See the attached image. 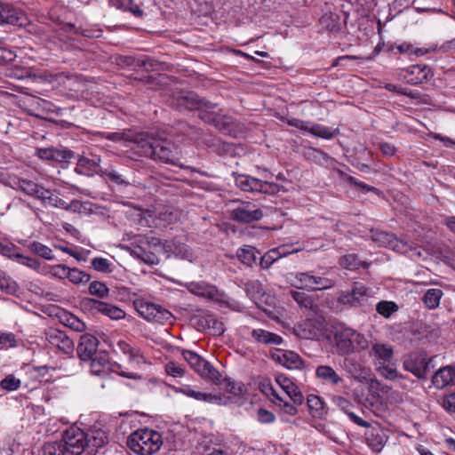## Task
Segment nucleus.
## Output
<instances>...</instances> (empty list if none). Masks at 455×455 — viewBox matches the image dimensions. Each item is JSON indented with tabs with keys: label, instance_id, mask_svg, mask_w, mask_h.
<instances>
[{
	"label": "nucleus",
	"instance_id": "obj_1",
	"mask_svg": "<svg viewBox=\"0 0 455 455\" xmlns=\"http://www.w3.org/2000/svg\"><path fill=\"white\" fill-rule=\"evenodd\" d=\"M142 156L172 165H180L175 145L164 139L156 138L148 134H139L134 140L132 148Z\"/></svg>",
	"mask_w": 455,
	"mask_h": 455
},
{
	"label": "nucleus",
	"instance_id": "obj_2",
	"mask_svg": "<svg viewBox=\"0 0 455 455\" xmlns=\"http://www.w3.org/2000/svg\"><path fill=\"white\" fill-rule=\"evenodd\" d=\"M85 449V432L72 426L64 432L63 441L46 443L44 455H81Z\"/></svg>",
	"mask_w": 455,
	"mask_h": 455
},
{
	"label": "nucleus",
	"instance_id": "obj_3",
	"mask_svg": "<svg viewBox=\"0 0 455 455\" xmlns=\"http://www.w3.org/2000/svg\"><path fill=\"white\" fill-rule=\"evenodd\" d=\"M333 341L338 355L342 356L360 353L369 347V342L363 334L342 324L335 327Z\"/></svg>",
	"mask_w": 455,
	"mask_h": 455
},
{
	"label": "nucleus",
	"instance_id": "obj_4",
	"mask_svg": "<svg viewBox=\"0 0 455 455\" xmlns=\"http://www.w3.org/2000/svg\"><path fill=\"white\" fill-rule=\"evenodd\" d=\"M162 435L152 428H140L127 437V447L137 455H153L163 446Z\"/></svg>",
	"mask_w": 455,
	"mask_h": 455
},
{
	"label": "nucleus",
	"instance_id": "obj_5",
	"mask_svg": "<svg viewBox=\"0 0 455 455\" xmlns=\"http://www.w3.org/2000/svg\"><path fill=\"white\" fill-rule=\"evenodd\" d=\"M171 105L179 110H201V113H207L208 110L216 106L212 102L200 98L196 92L190 91H180L173 93Z\"/></svg>",
	"mask_w": 455,
	"mask_h": 455
},
{
	"label": "nucleus",
	"instance_id": "obj_6",
	"mask_svg": "<svg viewBox=\"0 0 455 455\" xmlns=\"http://www.w3.org/2000/svg\"><path fill=\"white\" fill-rule=\"evenodd\" d=\"M235 185L244 192L275 195L280 191L276 183L254 178L246 174L235 176Z\"/></svg>",
	"mask_w": 455,
	"mask_h": 455
},
{
	"label": "nucleus",
	"instance_id": "obj_7",
	"mask_svg": "<svg viewBox=\"0 0 455 455\" xmlns=\"http://www.w3.org/2000/svg\"><path fill=\"white\" fill-rule=\"evenodd\" d=\"M182 356L203 379L211 380L215 384L220 382V373L198 354L190 350H184Z\"/></svg>",
	"mask_w": 455,
	"mask_h": 455
},
{
	"label": "nucleus",
	"instance_id": "obj_8",
	"mask_svg": "<svg viewBox=\"0 0 455 455\" xmlns=\"http://www.w3.org/2000/svg\"><path fill=\"white\" fill-rule=\"evenodd\" d=\"M134 307L140 315L148 321L165 323L172 319V315L170 311L145 299H136Z\"/></svg>",
	"mask_w": 455,
	"mask_h": 455
},
{
	"label": "nucleus",
	"instance_id": "obj_9",
	"mask_svg": "<svg viewBox=\"0 0 455 455\" xmlns=\"http://www.w3.org/2000/svg\"><path fill=\"white\" fill-rule=\"evenodd\" d=\"M108 432L102 421H96L87 429V455H96L108 443Z\"/></svg>",
	"mask_w": 455,
	"mask_h": 455
},
{
	"label": "nucleus",
	"instance_id": "obj_10",
	"mask_svg": "<svg viewBox=\"0 0 455 455\" xmlns=\"http://www.w3.org/2000/svg\"><path fill=\"white\" fill-rule=\"evenodd\" d=\"M431 361L432 358H428L424 351L412 352L405 357L403 367L418 379H425L429 371Z\"/></svg>",
	"mask_w": 455,
	"mask_h": 455
},
{
	"label": "nucleus",
	"instance_id": "obj_11",
	"mask_svg": "<svg viewBox=\"0 0 455 455\" xmlns=\"http://www.w3.org/2000/svg\"><path fill=\"white\" fill-rule=\"evenodd\" d=\"M371 297V291L362 283H355L351 291H342L338 297V302L348 307L363 305Z\"/></svg>",
	"mask_w": 455,
	"mask_h": 455
},
{
	"label": "nucleus",
	"instance_id": "obj_12",
	"mask_svg": "<svg viewBox=\"0 0 455 455\" xmlns=\"http://www.w3.org/2000/svg\"><path fill=\"white\" fill-rule=\"evenodd\" d=\"M200 118L205 123L212 124L223 134L237 136L238 124L231 116L207 112L202 113Z\"/></svg>",
	"mask_w": 455,
	"mask_h": 455
},
{
	"label": "nucleus",
	"instance_id": "obj_13",
	"mask_svg": "<svg viewBox=\"0 0 455 455\" xmlns=\"http://www.w3.org/2000/svg\"><path fill=\"white\" fill-rule=\"evenodd\" d=\"M231 219L239 223H251L263 218V212L251 202H241L232 209Z\"/></svg>",
	"mask_w": 455,
	"mask_h": 455
},
{
	"label": "nucleus",
	"instance_id": "obj_14",
	"mask_svg": "<svg viewBox=\"0 0 455 455\" xmlns=\"http://www.w3.org/2000/svg\"><path fill=\"white\" fill-rule=\"evenodd\" d=\"M372 240L379 246L388 247L392 246L397 251L402 253H407L409 251H415L414 254L418 257L421 256V252L417 251L416 248L409 244L407 242L397 240L394 237L392 234L383 232V231H376L372 235Z\"/></svg>",
	"mask_w": 455,
	"mask_h": 455
},
{
	"label": "nucleus",
	"instance_id": "obj_15",
	"mask_svg": "<svg viewBox=\"0 0 455 455\" xmlns=\"http://www.w3.org/2000/svg\"><path fill=\"white\" fill-rule=\"evenodd\" d=\"M28 22V17L22 10L10 4L0 2V24L23 27L26 26Z\"/></svg>",
	"mask_w": 455,
	"mask_h": 455
},
{
	"label": "nucleus",
	"instance_id": "obj_16",
	"mask_svg": "<svg viewBox=\"0 0 455 455\" xmlns=\"http://www.w3.org/2000/svg\"><path fill=\"white\" fill-rule=\"evenodd\" d=\"M87 311L100 313L112 320H120L125 317V312L120 307L103 302L101 300L87 298Z\"/></svg>",
	"mask_w": 455,
	"mask_h": 455
},
{
	"label": "nucleus",
	"instance_id": "obj_17",
	"mask_svg": "<svg viewBox=\"0 0 455 455\" xmlns=\"http://www.w3.org/2000/svg\"><path fill=\"white\" fill-rule=\"evenodd\" d=\"M403 78L411 84H419L429 81L433 73L430 68L424 64L411 65L403 70Z\"/></svg>",
	"mask_w": 455,
	"mask_h": 455
},
{
	"label": "nucleus",
	"instance_id": "obj_18",
	"mask_svg": "<svg viewBox=\"0 0 455 455\" xmlns=\"http://www.w3.org/2000/svg\"><path fill=\"white\" fill-rule=\"evenodd\" d=\"M343 368L351 378L360 383H366L370 379L371 370L355 358H345Z\"/></svg>",
	"mask_w": 455,
	"mask_h": 455
},
{
	"label": "nucleus",
	"instance_id": "obj_19",
	"mask_svg": "<svg viewBox=\"0 0 455 455\" xmlns=\"http://www.w3.org/2000/svg\"><path fill=\"white\" fill-rule=\"evenodd\" d=\"M271 357L288 369H301L304 366L301 357L293 351L275 349L271 352Z\"/></svg>",
	"mask_w": 455,
	"mask_h": 455
},
{
	"label": "nucleus",
	"instance_id": "obj_20",
	"mask_svg": "<svg viewBox=\"0 0 455 455\" xmlns=\"http://www.w3.org/2000/svg\"><path fill=\"white\" fill-rule=\"evenodd\" d=\"M319 324V322L307 318L295 324L293 333L299 339H315L318 337L320 332Z\"/></svg>",
	"mask_w": 455,
	"mask_h": 455
},
{
	"label": "nucleus",
	"instance_id": "obj_21",
	"mask_svg": "<svg viewBox=\"0 0 455 455\" xmlns=\"http://www.w3.org/2000/svg\"><path fill=\"white\" fill-rule=\"evenodd\" d=\"M364 435L368 446L376 452H379L388 440L386 430L379 426L371 427Z\"/></svg>",
	"mask_w": 455,
	"mask_h": 455
},
{
	"label": "nucleus",
	"instance_id": "obj_22",
	"mask_svg": "<svg viewBox=\"0 0 455 455\" xmlns=\"http://www.w3.org/2000/svg\"><path fill=\"white\" fill-rule=\"evenodd\" d=\"M435 48L432 47H419L415 44H411L409 43H402L397 45H389L387 50V53L390 54H406V55H417L423 56L426 54H430L435 52Z\"/></svg>",
	"mask_w": 455,
	"mask_h": 455
},
{
	"label": "nucleus",
	"instance_id": "obj_23",
	"mask_svg": "<svg viewBox=\"0 0 455 455\" xmlns=\"http://www.w3.org/2000/svg\"><path fill=\"white\" fill-rule=\"evenodd\" d=\"M47 339L51 345L58 347L65 354L72 353L74 350V343L64 331L60 330L52 329L47 333Z\"/></svg>",
	"mask_w": 455,
	"mask_h": 455
},
{
	"label": "nucleus",
	"instance_id": "obj_24",
	"mask_svg": "<svg viewBox=\"0 0 455 455\" xmlns=\"http://www.w3.org/2000/svg\"><path fill=\"white\" fill-rule=\"evenodd\" d=\"M275 381L279 387L286 393L294 404L303 403L304 397L298 387L284 374H277Z\"/></svg>",
	"mask_w": 455,
	"mask_h": 455
},
{
	"label": "nucleus",
	"instance_id": "obj_25",
	"mask_svg": "<svg viewBox=\"0 0 455 455\" xmlns=\"http://www.w3.org/2000/svg\"><path fill=\"white\" fill-rule=\"evenodd\" d=\"M375 366L391 362L393 358V348L390 345L374 343L370 352Z\"/></svg>",
	"mask_w": 455,
	"mask_h": 455
},
{
	"label": "nucleus",
	"instance_id": "obj_26",
	"mask_svg": "<svg viewBox=\"0 0 455 455\" xmlns=\"http://www.w3.org/2000/svg\"><path fill=\"white\" fill-rule=\"evenodd\" d=\"M109 4L118 10L129 12L135 18L143 19L146 12L141 4L135 3L133 0H108Z\"/></svg>",
	"mask_w": 455,
	"mask_h": 455
},
{
	"label": "nucleus",
	"instance_id": "obj_27",
	"mask_svg": "<svg viewBox=\"0 0 455 455\" xmlns=\"http://www.w3.org/2000/svg\"><path fill=\"white\" fill-rule=\"evenodd\" d=\"M333 403L342 411H344L348 418L356 425L363 427H370L371 424L367 422L366 420L361 419L357 415H355L352 411L351 408L353 407V404L350 401L346 399L343 396L337 395L333 397Z\"/></svg>",
	"mask_w": 455,
	"mask_h": 455
},
{
	"label": "nucleus",
	"instance_id": "obj_28",
	"mask_svg": "<svg viewBox=\"0 0 455 455\" xmlns=\"http://www.w3.org/2000/svg\"><path fill=\"white\" fill-rule=\"evenodd\" d=\"M164 251L171 252L181 259H188L189 261H191L193 258V252L190 248L185 243L176 240L166 241L164 243Z\"/></svg>",
	"mask_w": 455,
	"mask_h": 455
},
{
	"label": "nucleus",
	"instance_id": "obj_29",
	"mask_svg": "<svg viewBox=\"0 0 455 455\" xmlns=\"http://www.w3.org/2000/svg\"><path fill=\"white\" fill-rule=\"evenodd\" d=\"M455 378V369L452 366L440 368L433 376L432 383L437 388H443L450 385Z\"/></svg>",
	"mask_w": 455,
	"mask_h": 455
},
{
	"label": "nucleus",
	"instance_id": "obj_30",
	"mask_svg": "<svg viewBox=\"0 0 455 455\" xmlns=\"http://www.w3.org/2000/svg\"><path fill=\"white\" fill-rule=\"evenodd\" d=\"M251 337L256 342L264 345H280L283 341L281 336L263 329L252 330Z\"/></svg>",
	"mask_w": 455,
	"mask_h": 455
},
{
	"label": "nucleus",
	"instance_id": "obj_31",
	"mask_svg": "<svg viewBox=\"0 0 455 455\" xmlns=\"http://www.w3.org/2000/svg\"><path fill=\"white\" fill-rule=\"evenodd\" d=\"M91 360L90 371L92 375L104 377L108 374V359L106 354L88 357Z\"/></svg>",
	"mask_w": 455,
	"mask_h": 455
},
{
	"label": "nucleus",
	"instance_id": "obj_32",
	"mask_svg": "<svg viewBox=\"0 0 455 455\" xmlns=\"http://www.w3.org/2000/svg\"><path fill=\"white\" fill-rule=\"evenodd\" d=\"M185 395L194 398L197 401H204L209 403L220 404L222 397L220 395H213L211 393H203L192 389L190 387H185L180 389Z\"/></svg>",
	"mask_w": 455,
	"mask_h": 455
},
{
	"label": "nucleus",
	"instance_id": "obj_33",
	"mask_svg": "<svg viewBox=\"0 0 455 455\" xmlns=\"http://www.w3.org/2000/svg\"><path fill=\"white\" fill-rule=\"evenodd\" d=\"M315 376L323 381L333 386H338L342 381V378L330 365L317 366L315 369Z\"/></svg>",
	"mask_w": 455,
	"mask_h": 455
},
{
	"label": "nucleus",
	"instance_id": "obj_34",
	"mask_svg": "<svg viewBox=\"0 0 455 455\" xmlns=\"http://www.w3.org/2000/svg\"><path fill=\"white\" fill-rule=\"evenodd\" d=\"M13 188L36 198H38V195L44 188L35 181L27 179H18L13 181Z\"/></svg>",
	"mask_w": 455,
	"mask_h": 455
},
{
	"label": "nucleus",
	"instance_id": "obj_35",
	"mask_svg": "<svg viewBox=\"0 0 455 455\" xmlns=\"http://www.w3.org/2000/svg\"><path fill=\"white\" fill-rule=\"evenodd\" d=\"M291 286L299 290H307L310 291L311 288V271L298 272L290 274L288 277Z\"/></svg>",
	"mask_w": 455,
	"mask_h": 455
},
{
	"label": "nucleus",
	"instance_id": "obj_36",
	"mask_svg": "<svg viewBox=\"0 0 455 455\" xmlns=\"http://www.w3.org/2000/svg\"><path fill=\"white\" fill-rule=\"evenodd\" d=\"M307 405L314 418L322 419L327 414V408L322 398L315 395L307 396Z\"/></svg>",
	"mask_w": 455,
	"mask_h": 455
},
{
	"label": "nucleus",
	"instance_id": "obj_37",
	"mask_svg": "<svg viewBox=\"0 0 455 455\" xmlns=\"http://www.w3.org/2000/svg\"><path fill=\"white\" fill-rule=\"evenodd\" d=\"M291 297L299 304L305 311L315 313L317 305L314 303L313 299L305 292L291 290L289 291Z\"/></svg>",
	"mask_w": 455,
	"mask_h": 455
},
{
	"label": "nucleus",
	"instance_id": "obj_38",
	"mask_svg": "<svg viewBox=\"0 0 455 455\" xmlns=\"http://www.w3.org/2000/svg\"><path fill=\"white\" fill-rule=\"evenodd\" d=\"M258 254L259 252L251 245H244L236 251L237 259L248 267H252L256 263Z\"/></svg>",
	"mask_w": 455,
	"mask_h": 455
},
{
	"label": "nucleus",
	"instance_id": "obj_39",
	"mask_svg": "<svg viewBox=\"0 0 455 455\" xmlns=\"http://www.w3.org/2000/svg\"><path fill=\"white\" fill-rule=\"evenodd\" d=\"M37 199L41 200L42 203L44 204H49L56 208H68V204L67 202H65L64 200L54 195L52 191L44 188H43L42 191L39 193Z\"/></svg>",
	"mask_w": 455,
	"mask_h": 455
},
{
	"label": "nucleus",
	"instance_id": "obj_40",
	"mask_svg": "<svg viewBox=\"0 0 455 455\" xmlns=\"http://www.w3.org/2000/svg\"><path fill=\"white\" fill-rule=\"evenodd\" d=\"M442 296V290L432 288L424 294L423 302L429 309H435L439 306Z\"/></svg>",
	"mask_w": 455,
	"mask_h": 455
},
{
	"label": "nucleus",
	"instance_id": "obj_41",
	"mask_svg": "<svg viewBox=\"0 0 455 455\" xmlns=\"http://www.w3.org/2000/svg\"><path fill=\"white\" fill-rule=\"evenodd\" d=\"M335 283L332 279L317 276L311 272V288L310 291H322L331 289L334 286Z\"/></svg>",
	"mask_w": 455,
	"mask_h": 455
},
{
	"label": "nucleus",
	"instance_id": "obj_42",
	"mask_svg": "<svg viewBox=\"0 0 455 455\" xmlns=\"http://www.w3.org/2000/svg\"><path fill=\"white\" fill-rule=\"evenodd\" d=\"M91 267L97 272L103 274L112 273L114 270L113 263L106 258L95 257L91 260Z\"/></svg>",
	"mask_w": 455,
	"mask_h": 455
},
{
	"label": "nucleus",
	"instance_id": "obj_43",
	"mask_svg": "<svg viewBox=\"0 0 455 455\" xmlns=\"http://www.w3.org/2000/svg\"><path fill=\"white\" fill-rule=\"evenodd\" d=\"M28 247L30 251L45 259L51 260L54 258L52 249L40 242L34 241L30 243Z\"/></svg>",
	"mask_w": 455,
	"mask_h": 455
},
{
	"label": "nucleus",
	"instance_id": "obj_44",
	"mask_svg": "<svg viewBox=\"0 0 455 455\" xmlns=\"http://www.w3.org/2000/svg\"><path fill=\"white\" fill-rule=\"evenodd\" d=\"M244 290L251 298H259L265 293L264 286L259 280H249L244 283Z\"/></svg>",
	"mask_w": 455,
	"mask_h": 455
},
{
	"label": "nucleus",
	"instance_id": "obj_45",
	"mask_svg": "<svg viewBox=\"0 0 455 455\" xmlns=\"http://www.w3.org/2000/svg\"><path fill=\"white\" fill-rule=\"evenodd\" d=\"M18 289L17 283L0 269V291L7 294H14Z\"/></svg>",
	"mask_w": 455,
	"mask_h": 455
},
{
	"label": "nucleus",
	"instance_id": "obj_46",
	"mask_svg": "<svg viewBox=\"0 0 455 455\" xmlns=\"http://www.w3.org/2000/svg\"><path fill=\"white\" fill-rule=\"evenodd\" d=\"M320 22L329 31H334L339 28V17L336 13L328 12L323 14Z\"/></svg>",
	"mask_w": 455,
	"mask_h": 455
},
{
	"label": "nucleus",
	"instance_id": "obj_47",
	"mask_svg": "<svg viewBox=\"0 0 455 455\" xmlns=\"http://www.w3.org/2000/svg\"><path fill=\"white\" fill-rule=\"evenodd\" d=\"M88 291L91 295L96 296L100 299H105L108 296L109 290L104 283L93 281L90 283Z\"/></svg>",
	"mask_w": 455,
	"mask_h": 455
},
{
	"label": "nucleus",
	"instance_id": "obj_48",
	"mask_svg": "<svg viewBox=\"0 0 455 455\" xmlns=\"http://www.w3.org/2000/svg\"><path fill=\"white\" fill-rule=\"evenodd\" d=\"M377 371L385 379H395L398 376L395 366L391 362L375 366Z\"/></svg>",
	"mask_w": 455,
	"mask_h": 455
},
{
	"label": "nucleus",
	"instance_id": "obj_49",
	"mask_svg": "<svg viewBox=\"0 0 455 455\" xmlns=\"http://www.w3.org/2000/svg\"><path fill=\"white\" fill-rule=\"evenodd\" d=\"M128 362L135 368H141L143 364H150L139 347L134 348L128 355Z\"/></svg>",
	"mask_w": 455,
	"mask_h": 455
},
{
	"label": "nucleus",
	"instance_id": "obj_50",
	"mask_svg": "<svg viewBox=\"0 0 455 455\" xmlns=\"http://www.w3.org/2000/svg\"><path fill=\"white\" fill-rule=\"evenodd\" d=\"M377 312L384 317H389L393 313L398 310L397 305L393 301L383 300L377 304Z\"/></svg>",
	"mask_w": 455,
	"mask_h": 455
},
{
	"label": "nucleus",
	"instance_id": "obj_51",
	"mask_svg": "<svg viewBox=\"0 0 455 455\" xmlns=\"http://www.w3.org/2000/svg\"><path fill=\"white\" fill-rule=\"evenodd\" d=\"M307 132L323 139H331L335 133L331 129L321 124H313Z\"/></svg>",
	"mask_w": 455,
	"mask_h": 455
},
{
	"label": "nucleus",
	"instance_id": "obj_52",
	"mask_svg": "<svg viewBox=\"0 0 455 455\" xmlns=\"http://www.w3.org/2000/svg\"><path fill=\"white\" fill-rule=\"evenodd\" d=\"M21 381L20 379H17L13 374L7 375L4 379L0 382V387L6 391H15L18 390L20 387Z\"/></svg>",
	"mask_w": 455,
	"mask_h": 455
},
{
	"label": "nucleus",
	"instance_id": "obj_53",
	"mask_svg": "<svg viewBox=\"0 0 455 455\" xmlns=\"http://www.w3.org/2000/svg\"><path fill=\"white\" fill-rule=\"evenodd\" d=\"M339 264L349 270H354L361 266V261L356 254H348L340 258Z\"/></svg>",
	"mask_w": 455,
	"mask_h": 455
},
{
	"label": "nucleus",
	"instance_id": "obj_54",
	"mask_svg": "<svg viewBox=\"0 0 455 455\" xmlns=\"http://www.w3.org/2000/svg\"><path fill=\"white\" fill-rule=\"evenodd\" d=\"M12 257H14L17 261L23 266L30 267L34 270H38L40 268L41 264L36 258L25 256L20 253H15L12 255Z\"/></svg>",
	"mask_w": 455,
	"mask_h": 455
},
{
	"label": "nucleus",
	"instance_id": "obj_55",
	"mask_svg": "<svg viewBox=\"0 0 455 455\" xmlns=\"http://www.w3.org/2000/svg\"><path fill=\"white\" fill-rule=\"evenodd\" d=\"M279 259L280 257L275 248L271 249L260 258L259 266L264 269H267Z\"/></svg>",
	"mask_w": 455,
	"mask_h": 455
},
{
	"label": "nucleus",
	"instance_id": "obj_56",
	"mask_svg": "<svg viewBox=\"0 0 455 455\" xmlns=\"http://www.w3.org/2000/svg\"><path fill=\"white\" fill-rule=\"evenodd\" d=\"M65 324L77 331H83L85 328V323L77 316L71 314L65 315Z\"/></svg>",
	"mask_w": 455,
	"mask_h": 455
},
{
	"label": "nucleus",
	"instance_id": "obj_57",
	"mask_svg": "<svg viewBox=\"0 0 455 455\" xmlns=\"http://www.w3.org/2000/svg\"><path fill=\"white\" fill-rule=\"evenodd\" d=\"M0 51L8 52L10 54H13L14 57H19V55L29 57L30 53L33 52V48L30 46L14 45L12 49L7 50L6 48L0 46Z\"/></svg>",
	"mask_w": 455,
	"mask_h": 455
},
{
	"label": "nucleus",
	"instance_id": "obj_58",
	"mask_svg": "<svg viewBox=\"0 0 455 455\" xmlns=\"http://www.w3.org/2000/svg\"><path fill=\"white\" fill-rule=\"evenodd\" d=\"M111 371L113 372H116L117 373L118 375L122 376V377H124V378H127V379H134V380H140V379H142V376L138 374V373H134V372H128V371H125L122 369V365L117 363H115L113 364H111Z\"/></svg>",
	"mask_w": 455,
	"mask_h": 455
},
{
	"label": "nucleus",
	"instance_id": "obj_59",
	"mask_svg": "<svg viewBox=\"0 0 455 455\" xmlns=\"http://www.w3.org/2000/svg\"><path fill=\"white\" fill-rule=\"evenodd\" d=\"M165 371L174 378L182 377L185 374L184 368L174 362H169L165 364Z\"/></svg>",
	"mask_w": 455,
	"mask_h": 455
},
{
	"label": "nucleus",
	"instance_id": "obj_60",
	"mask_svg": "<svg viewBox=\"0 0 455 455\" xmlns=\"http://www.w3.org/2000/svg\"><path fill=\"white\" fill-rule=\"evenodd\" d=\"M74 157V152L71 150L59 149L54 148L53 150V161L58 163H63L70 160Z\"/></svg>",
	"mask_w": 455,
	"mask_h": 455
},
{
	"label": "nucleus",
	"instance_id": "obj_61",
	"mask_svg": "<svg viewBox=\"0 0 455 455\" xmlns=\"http://www.w3.org/2000/svg\"><path fill=\"white\" fill-rule=\"evenodd\" d=\"M293 244H283L279 247H276L275 250L280 258L287 256L291 253L299 252L303 250V248L300 246H298L296 248H293Z\"/></svg>",
	"mask_w": 455,
	"mask_h": 455
},
{
	"label": "nucleus",
	"instance_id": "obj_62",
	"mask_svg": "<svg viewBox=\"0 0 455 455\" xmlns=\"http://www.w3.org/2000/svg\"><path fill=\"white\" fill-rule=\"evenodd\" d=\"M140 251H134V254L138 256V258L141 259L145 263L154 265L158 263V259L156 255L153 252H147L140 249Z\"/></svg>",
	"mask_w": 455,
	"mask_h": 455
},
{
	"label": "nucleus",
	"instance_id": "obj_63",
	"mask_svg": "<svg viewBox=\"0 0 455 455\" xmlns=\"http://www.w3.org/2000/svg\"><path fill=\"white\" fill-rule=\"evenodd\" d=\"M179 125L180 126V130L191 140L198 139V132L196 127H193L188 124L183 122H180Z\"/></svg>",
	"mask_w": 455,
	"mask_h": 455
},
{
	"label": "nucleus",
	"instance_id": "obj_64",
	"mask_svg": "<svg viewBox=\"0 0 455 455\" xmlns=\"http://www.w3.org/2000/svg\"><path fill=\"white\" fill-rule=\"evenodd\" d=\"M99 345V340L96 337L87 334V357L92 356Z\"/></svg>",
	"mask_w": 455,
	"mask_h": 455
}]
</instances>
